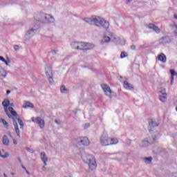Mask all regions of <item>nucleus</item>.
<instances>
[{
  "label": "nucleus",
  "instance_id": "nucleus-19",
  "mask_svg": "<svg viewBox=\"0 0 177 177\" xmlns=\"http://www.w3.org/2000/svg\"><path fill=\"white\" fill-rule=\"evenodd\" d=\"M111 41V38L109 36L104 35L102 39L101 40V44L104 45Z\"/></svg>",
  "mask_w": 177,
  "mask_h": 177
},
{
  "label": "nucleus",
  "instance_id": "nucleus-2",
  "mask_svg": "<svg viewBox=\"0 0 177 177\" xmlns=\"http://www.w3.org/2000/svg\"><path fill=\"white\" fill-rule=\"evenodd\" d=\"M10 101L8 99H5L2 102V106L4 107V111L9 118H13V117H17V112L15 111L13 107L10 106Z\"/></svg>",
  "mask_w": 177,
  "mask_h": 177
},
{
  "label": "nucleus",
  "instance_id": "nucleus-14",
  "mask_svg": "<svg viewBox=\"0 0 177 177\" xmlns=\"http://www.w3.org/2000/svg\"><path fill=\"white\" fill-rule=\"evenodd\" d=\"M123 84L124 89H127V91H133V89H135L133 85H132L131 83H129L127 81H124Z\"/></svg>",
  "mask_w": 177,
  "mask_h": 177
},
{
  "label": "nucleus",
  "instance_id": "nucleus-55",
  "mask_svg": "<svg viewBox=\"0 0 177 177\" xmlns=\"http://www.w3.org/2000/svg\"><path fill=\"white\" fill-rule=\"evenodd\" d=\"M26 171L28 174V175H30V172H28V171L26 170Z\"/></svg>",
  "mask_w": 177,
  "mask_h": 177
},
{
  "label": "nucleus",
  "instance_id": "nucleus-15",
  "mask_svg": "<svg viewBox=\"0 0 177 177\" xmlns=\"http://www.w3.org/2000/svg\"><path fill=\"white\" fill-rule=\"evenodd\" d=\"M148 28H149V30H153V31H156V34H160L161 31L160 30V28L158 26H156L153 24H149L148 25Z\"/></svg>",
  "mask_w": 177,
  "mask_h": 177
},
{
  "label": "nucleus",
  "instance_id": "nucleus-52",
  "mask_svg": "<svg viewBox=\"0 0 177 177\" xmlns=\"http://www.w3.org/2000/svg\"><path fill=\"white\" fill-rule=\"evenodd\" d=\"M9 93H10V90H7V95H9Z\"/></svg>",
  "mask_w": 177,
  "mask_h": 177
},
{
  "label": "nucleus",
  "instance_id": "nucleus-22",
  "mask_svg": "<svg viewBox=\"0 0 177 177\" xmlns=\"http://www.w3.org/2000/svg\"><path fill=\"white\" fill-rule=\"evenodd\" d=\"M46 75L47 77H52L53 75V73L52 72V67L47 66L46 67Z\"/></svg>",
  "mask_w": 177,
  "mask_h": 177
},
{
  "label": "nucleus",
  "instance_id": "nucleus-46",
  "mask_svg": "<svg viewBox=\"0 0 177 177\" xmlns=\"http://www.w3.org/2000/svg\"><path fill=\"white\" fill-rule=\"evenodd\" d=\"M14 145H17V141L15 139H13Z\"/></svg>",
  "mask_w": 177,
  "mask_h": 177
},
{
  "label": "nucleus",
  "instance_id": "nucleus-37",
  "mask_svg": "<svg viewBox=\"0 0 177 177\" xmlns=\"http://www.w3.org/2000/svg\"><path fill=\"white\" fill-rule=\"evenodd\" d=\"M3 63H5V64H6V66H10V65H9V63H10V60L6 61V59H5Z\"/></svg>",
  "mask_w": 177,
  "mask_h": 177
},
{
  "label": "nucleus",
  "instance_id": "nucleus-60",
  "mask_svg": "<svg viewBox=\"0 0 177 177\" xmlns=\"http://www.w3.org/2000/svg\"><path fill=\"white\" fill-rule=\"evenodd\" d=\"M1 138H2V135L0 134V139H1Z\"/></svg>",
  "mask_w": 177,
  "mask_h": 177
},
{
  "label": "nucleus",
  "instance_id": "nucleus-28",
  "mask_svg": "<svg viewBox=\"0 0 177 177\" xmlns=\"http://www.w3.org/2000/svg\"><path fill=\"white\" fill-rule=\"evenodd\" d=\"M0 122H1V124H4L6 127H9V124L8 122H6V120H5V119H0Z\"/></svg>",
  "mask_w": 177,
  "mask_h": 177
},
{
  "label": "nucleus",
  "instance_id": "nucleus-16",
  "mask_svg": "<svg viewBox=\"0 0 177 177\" xmlns=\"http://www.w3.org/2000/svg\"><path fill=\"white\" fill-rule=\"evenodd\" d=\"M8 75V73L6 71H5L4 68L0 65V79L1 80H5L6 78V76Z\"/></svg>",
  "mask_w": 177,
  "mask_h": 177
},
{
  "label": "nucleus",
  "instance_id": "nucleus-49",
  "mask_svg": "<svg viewBox=\"0 0 177 177\" xmlns=\"http://www.w3.org/2000/svg\"><path fill=\"white\" fill-rule=\"evenodd\" d=\"M10 106H11V107H14V106H15V104H13V103H10Z\"/></svg>",
  "mask_w": 177,
  "mask_h": 177
},
{
  "label": "nucleus",
  "instance_id": "nucleus-31",
  "mask_svg": "<svg viewBox=\"0 0 177 177\" xmlns=\"http://www.w3.org/2000/svg\"><path fill=\"white\" fill-rule=\"evenodd\" d=\"M60 91L62 93H66V91H67V89L66 88V86H62L60 88Z\"/></svg>",
  "mask_w": 177,
  "mask_h": 177
},
{
  "label": "nucleus",
  "instance_id": "nucleus-1",
  "mask_svg": "<svg viewBox=\"0 0 177 177\" xmlns=\"http://www.w3.org/2000/svg\"><path fill=\"white\" fill-rule=\"evenodd\" d=\"M84 21L91 26H93L94 24L96 27H103V28H109V26H110L109 21L96 16H93L91 18H84Z\"/></svg>",
  "mask_w": 177,
  "mask_h": 177
},
{
  "label": "nucleus",
  "instance_id": "nucleus-45",
  "mask_svg": "<svg viewBox=\"0 0 177 177\" xmlns=\"http://www.w3.org/2000/svg\"><path fill=\"white\" fill-rule=\"evenodd\" d=\"M21 167H22L23 169H25V171H27V169L26 168V167H24V165H23V163L21 164Z\"/></svg>",
  "mask_w": 177,
  "mask_h": 177
},
{
  "label": "nucleus",
  "instance_id": "nucleus-8",
  "mask_svg": "<svg viewBox=\"0 0 177 177\" xmlns=\"http://www.w3.org/2000/svg\"><path fill=\"white\" fill-rule=\"evenodd\" d=\"M37 30H38V26H34V28L28 30L25 35L26 39H30L32 37L35 35V32H37Z\"/></svg>",
  "mask_w": 177,
  "mask_h": 177
},
{
  "label": "nucleus",
  "instance_id": "nucleus-43",
  "mask_svg": "<svg viewBox=\"0 0 177 177\" xmlns=\"http://www.w3.org/2000/svg\"><path fill=\"white\" fill-rule=\"evenodd\" d=\"M0 60H1V62H4L6 59H5V58H4L3 57L0 56Z\"/></svg>",
  "mask_w": 177,
  "mask_h": 177
},
{
  "label": "nucleus",
  "instance_id": "nucleus-42",
  "mask_svg": "<svg viewBox=\"0 0 177 177\" xmlns=\"http://www.w3.org/2000/svg\"><path fill=\"white\" fill-rule=\"evenodd\" d=\"M14 49H15V50H19V46L18 45H15L14 46Z\"/></svg>",
  "mask_w": 177,
  "mask_h": 177
},
{
  "label": "nucleus",
  "instance_id": "nucleus-5",
  "mask_svg": "<svg viewBox=\"0 0 177 177\" xmlns=\"http://www.w3.org/2000/svg\"><path fill=\"white\" fill-rule=\"evenodd\" d=\"M38 21H39V23H42L43 24L55 23V18L50 15L41 13L39 15Z\"/></svg>",
  "mask_w": 177,
  "mask_h": 177
},
{
  "label": "nucleus",
  "instance_id": "nucleus-57",
  "mask_svg": "<svg viewBox=\"0 0 177 177\" xmlns=\"http://www.w3.org/2000/svg\"><path fill=\"white\" fill-rule=\"evenodd\" d=\"M128 2H132V0H127Z\"/></svg>",
  "mask_w": 177,
  "mask_h": 177
},
{
  "label": "nucleus",
  "instance_id": "nucleus-10",
  "mask_svg": "<svg viewBox=\"0 0 177 177\" xmlns=\"http://www.w3.org/2000/svg\"><path fill=\"white\" fill-rule=\"evenodd\" d=\"M32 120L33 122L37 124L40 128H44V127H45V120L39 117L36 118L35 120L34 118H32Z\"/></svg>",
  "mask_w": 177,
  "mask_h": 177
},
{
  "label": "nucleus",
  "instance_id": "nucleus-58",
  "mask_svg": "<svg viewBox=\"0 0 177 177\" xmlns=\"http://www.w3.org/2000/svg\"><path fill=\"white\" fill-rule=\"evenodd\" d=\"M174 27H175V28H176V30H177V25H175V26H174Z\"/></svg>",
  "mask_w": 177,
  "mask_h": 177
},
{
  "label": "nucleus",
  "instance_id": "nucleus-35",
  "mask_svg": "<svg viewBox=\"0 0 177 177\" xmlns=\"http://www.w3.org/2000/svg\"><path fill=\"white\" fill-rule=\"evenodd\" d=\"M120 57H121V59H124V57H127V55H125V53L124 52H122L120 54Z\"/></svg>",
  "mask_w": 177,
  "mask_h": 177
},
{
  "label": "nucleus",
  "instance_id": "nucleus-50",
  "mask_svg": "<svg viewBox=\"0 0 177 177\" xmlns=\"http://www.w3.org/2000/svg\"><path fill=\"white\" fill-rule=\"evenodd\" d=\"M170 85H174V80L170 81Z\"/></svg>",
  "mask_w": 177,
  "mask_h": 177
},
{
  "label": "nucleus",
  "instance_id": "nucleus-27",
  "mask_svg": "<svg viewBox=\"0 0 177 177\" xmlns=\"http://www.w3.org/2000/svg\"><path fill=\"white\" fill-rule=\"evenodd\" d=\"M144 160H145V162H146V164H150V162L153 161V158L151 157L145 158Z\"/></svg>",
  "mask_w": 177,
  "mask_h": 177
},
{
  "label": "nucleus",
  "instance_id": "nucleus-30",
  "mask_svg": "<svg viewBox=\"0 0 177 177\" xmlns=\"http://www.w3.org/2000/svg\"><path fill=\"white\" fill-rule=\"evenodd\" d=\"M48 81L50 84V85H53L54 81H53V75L48 76Z\"/></svg>",
  "mask_w": 177,
  "mask_h": 177
},
{
  "label": "nucleus",
  "instance_id": "nucleus-36",
  "mask_svg": "<svg viewBox=\"0 0 177 177\" xmlns=\"http://www.w3.org/2000/svg\"><path fill=\"white\" fill-rule=\"evenodd\" d=\"M26 150H27V151H28L29 153H34V150L28 147H26Z\"/></svg>",
  "mask_w": 177,
  "mask_h": 177
},
{
  "label": "nucleus",
  "instance_id": "nucleus-32",
  "mask_svg": "<svg viewBox=\"0 0 177 177\" xmlns=\"http://www.w3.org/2000/svg\"><path fill=\"white\" fill-rule=\"evenodd\" d=\"M170 74L171 76L175 77V75H177L176 71L174 69L170 70Z\"/></svg>",
  "mask_w": 177,
  "mask_h": 177
},
{
  "label": "nucleus",
  "instance_id": "nucleus-6",
  "mask_svg": "<svg viewBox=\"0 0 177 177\" xmlns=\"http://www.w3.org/2000/svg\"><path fill=\"white\" fill-rule=\"evenodd\" d=\"M86 164H88L90 169L92 171H93V169L97 167V164H96V160L92 155H88L86 156Z\"/></svg>",
  "mask_w": 177,
  "mask_h": 177
},
{
  "label": "nucleus",
  "instance_id": "nucleus-18",
  "mask_svg": "<svg viewBox=\"0 0 177 177\" xmlns=\"http://www.w3.org/2000/svg\"><path fill=\"white\" fill-rule=\"evenodd\" d=\"M2 142L4 146H9L10 145V140H9V138L6 135L3 136Z\"/></svg>",
  "mask_w": 177,
  "mask_h": 177
},
{
  "label": "nucleus",
  "instance_id": "nucleus-53",
  "mask_svg": "<svg viewBox=\"0 0 177 177\" xmlns=\"http://www.w3.org/2000/svg\"><path fill=\"white\" fill-rule=\"evenodd\" d=\"M51 59L52 60H55L56 58H55V57H52Z\"/></svg>",
  "mask_w": 177,
  "mask_h": 177
},
{
  "label": "nucleus",
  "instance_id": "nucleus-11",
  "mask_svg": "<svg viewBox=\"0 0 177 177\" xmlns=\"http://www.w3.org/2000/svg\"><path fill=\"white\" fill-rule=\"evenodd\" d=\"M158 125V122H156L155 120H151L149 122V132L151 131H152L153 132V133H155V132H158V131H154V130H153V128H154V127H157Z\"/></svg>",
  "mask_w": 177,
  "mask_h": 177
},
{
  "label": "nucleus",
  "instance_id": "nucleus-54",
  "mask_svg": "<svg viewBox=\"0 0 177 177\" xmlns=\"http://www.w3.org/2000/svg\"><path fill=\"white\" fill-rule=\"evenodd\" d=\"M174 18L177 19V15H174Z\"/></svg>",
  "mask_w": 177,
  "mask_h": 177
},
{
  "label": "nucleus",
  "instance_id": "nucleus-41",
  "mask_svg": "<svg viewBox=\"0 0 177 177\" xmlns=\"http://www.w3.org/2000/svg\"><path fill=\"white\" fill-rule=\"evenodd\" d=\"M131 50H135V49H136V46L135 45H131Z\"/></svg>",
  "mask_w": 177,
  "mask_h": 177
},
{
  "label": "nucleus",
  "instance_id": "nucleus-34",
  "mask_svg": "<svg viewBox=\"0 0 177 177\" xmlns=\"http://www.w3.org/2000/svg\"><path fill=\"white\" fill-rule=\"evenodd\" d=\"M169 177H177V172L171 173V174L169 175Z\"/></svg>",
  "mask_w": 177,
  "mask_h": 177
},
{
  "label": "nucleus",
  "instance_id": "nucleus-7",
  "mask_svg": "<svg viewBox=\"0 0 177 177\" xmlns=\"http://www.w3.org/2000/svg\"><path fill=\"white\" fill-rule=\"evenodd\" d=\"M95 46L91 43L79 42V50H91Z\"/></svg>",
  "mask_w": 177,
  "mask_h": 177
},
{
  "label": "nucleus",
  "instance_id": "nucleus-40",
  "mask_svg": "<svg viewBox=\"0 0 177 177\" xmlns=\"http://www.w3.org/2000/svg\"><path fill=\"white\" fill-rule=\"evenodd\" d=\"M89 127H91V124L89 123H86L84 124V129L89 128Z\"/></svg>",
  "mask_w": 177,
  "mask_h": 177
},
{
  "label": "nucleus",
  "instance_id": "nucleus-12",
  "mask_svg": "<svg viewBox=\"0 0 177 177\" xmlns=\"http://www.w3.org/2000/svg\"><path fill=\"white\" fill-rule=\"evenodd\" d=\"M101 86L107 96H110V95H111V88H110V86L107 84H102Z\"/></svg>",
  "mask_w": 177,
  "mask_h": 177
},
{
  "label": "nucleus",
  "instance_id": "nucleus-9",
  "mask_svg": "<svg viewBox=\"0 0 177 177\" xmlns=\"http://www.w3.org/2000/svg\"><path fill=\"white\" fill-rule=\"evenodd\" d=\"M77 142L80 146H89V139L86 137L80 138Z\"/></svg>",
  "mask_w": 177,
  "mask_h": 177
},
{
  "label": "nucleus",
  "instance_id": "nucleus-59",
  "mask_svg": "<svg viewBox=\"0 0 177 177\" xmlns=\"http://www.w3.org/2000/svg\"><path fill=\"white\" fill-rule=\"evenodd\" d=\"M174 32H175V34H176V35H177V31L176 30Z\"/></svg>",
  "mask_w": 177,
  "mask_h": 177
},
{
  "label": "nucleus",
  "instance_id": "nucleus-24",
  "mask_svg": "<svg viewBox=\"0 0 177 177\" xmlns=\"http://www.w3.org/2000/svg\"><path fill=\"white\" fill-rule=\"evenodd\" d=\"M109 35H110V36L111 37V39H112V41H113V42H116V43L120 42V37H117V36L113 35L111 32H109Z\"/></svg>",
  "mask_w": 177,
  "mask_h": 177
},
{
  "label": "nucleus",
  "instance_id": "nucleus-26",
  "mask_svg": "<svg viewBox=\"0 0 177 177\" xmlns=\"http://www.w3.org/2000/svg\"><path fill=\"white\" fill-rule=\"evenodd\" d=\"M71 46L73 49H77L79 50L80 48V41H75L71 44Z\"/></svg>",
  "mask_w": 177,
  "mask_h": 177
},
{
  "label": "nucleus",
  "instance_id": "nucleus-38",
  "mask_svg": "<svg viewBox=\"0 0 177 177\" xmlns=\"http://www.w3.org/2000/svg\"><path fill=\"white\" fill-rule=\"evenodd\" d=\"M55 122L56 124H57L58 125L62 124V120H55Z\"/></svg>",
  "mask_w": 177,
  "mask_h": 177
},
{
  "label": "nucleus",
  "instance_id": "nucleus-33",
  "mask_svg": "<svg viewBox=\"0 0 177 177\" xmlns=\"http://www.w3.org/2000/svg\"><path fill=\"white\" fill-rule=\"evenodd\" d=\"M51 55L53 56H56V55H57V50H51Z\"/></svg>",
  "mask_w": 177,
  "mask_h": 177
},
{
  "label": "nucleus",
  "instance_id": "nucleus-51",
  "mask_svg": "<svg viewBox=\"0 0 177 177\" xmlns=\"http://www.w3.org/2000/svg\"><path fill=\"white\" fill-rule=\"evenodd\" d=\"M174 76H171V81H174Z\"/></svg>",
  "mask_w": 177,
  "mask_h": 177
},
{
  "label": "nucleus",
  "instance_id": "nucleus-20",
  "mask_svg": "<svg viewBox=\"0 0 177 177\" xmlns=\"http://www.w3.org/2000/svg\"><path fill=\"white\" fill-rule=\"evenodd\" d=\"M169 42H171V39H169V37H168V36L162 37L160 39V43L162 44H169Z\"/></svg>",
  "mask_w": 177,
  "mask_h": 177
},
{
  "label": "nucleus",
  "instance_id": "nucleus-25",
  "mask_svg": "<svg viewBox=\"0 0 177 177\" xmlns=\"http://www.w3.org/2000/svg\"><path fill=\"white\" fill-rule=\"evenodd\" d=\"M24 109H27V107H30V109H34V104L26 102L23 105Z\"/></svg>",
  "mask_w": 177,
  "mask_h": 177
},
{
  "label": "nucleus",
  "instance_id": "nucleus-47",
  "mask_svg": "<svg viewBox=\"0 0 177 177\" xmlns=\"http://www.w3.org/2000/svg\"><path fill=\"white\" fill-rule=\"evenodd\" d=\"M45 166H46V165H44V166L42 167V168H41L42 171H46V167H45Z\"/></svg>",
  "mask_w": 177,
  "mask_h": 177
},
{
  "label": "nucleus",
  "instance_id": "nucleus-48",
  "mask_svg": "<svg viewBox=\"0 0 177 177\" xmlns=\"http://www.w3.org/2000/svg\"><path fill=\"white\" fill-rule=\"evenodd\" d=\"M8 136H10V138H13V136H12V133L8 132Z\"/></svg>",
  "mask_w": 177,
  "mask_h": 177
},
{
  "label": "nucleus",
  "instance_id": "nucleus-23",
  "mask_svg": "<svg viewBox=\"0 0 177 177\" xmlns=\"http://www.w3.org/2000/svg\"><path fill=\"white\" fill-rule=\"evenodd\" d=\"M41 160L43 161L44 165H46V161H48V157L46 156V153L44 151L41 153Z\"/></svg>",
  "mask_w": 177,
  "mask_h": 177
},
{
  "label": "nucleus",
  "instance_id": "nucleus-39",
  "mask_svg": "<svg viewBox=\"0 0 177 177\" xmlns=\"http://www.w3.org/2000/svg\"><path fill=\"white\" fill-rule=\"evenodd\" d=\"M0 157H1V158H6L8 157V156L2 155V153H1V151H0Z\"/></svg>",
  "mask_w": 177,
  "mask_h": 177
},
{
  "label": "nucleus",
  "instance_id": "nucleus-13",
  "mask_svg": "<svg viewBox=\"0 0 177 177\" xmlns=\"http://www.w3.org/2000/svg\"><path fill=\"white\" fill-rule=\"evenodd\" d=\"M162 95H159V100L160 102H167V99L168 97L167 93H165V88H164L162 91H160Z\"/></svg>",
  "mask_w": 177,
  "mask_h": 177
},
{
  "label": "nucleus",
  "instance_id": "nucleus-21",
  "mask_svg": "<svg viewBox=\"0 0 177 177\" xmlns=\"http://www.w3.org/2000/svg\"><path fill=\"white\" fill-rule=\"evenodd\" d=\"M13 125L15 128V132H16L17 136H19V138H20V129H19V125L17 124V122H16V120H15V119H13Z\"/></svg>",
  "mask_w": 177,
  "mask_h": 177
},
{
  "label": "nucleus",
  "instance_id": "nucleus-3",
  "mask_svg": "<svg viewBox=\"0 0 177 177\" xmlns=\"http://www.w3.org/2000/svg\"><path fill=\"white\" fill-rule=\"evenodd\" d=\"M151 137L142 140L140 143V147H147L149 145H152V143L155 142L158 138H160V133L158 131H155L154 133L153 131H150Z\"/></svg>",
  "mask_w": 177,
  "mask_h": 177
},
{
  "label": "nucleus",
  "instance_id": "nucleus-56",
  "mask_svg": "<svg viewBox=\"0 0 177 177\" xmlns=\"http://www.w3.org/2000/svg\"><path fill=\"white\" fill-rule=\"evenodd\" d=\"M3 176H4V177H8V176H6V174H3Z\"/></svg>",
  "mask_w": 177,
  "mask_h": 177
},
{
  "label": "nucleus",
  "instance_id": "nucleus-29",
  "mask_svg": "<svg viewBox=\"0 0 177 177\" xmlns=\"http://www.w3.org/2000/svg\"><path fill=\"white\" fill-rule=\"evenodd\" d=\"M17 120H18V122L21 127L20 128L23 129V127H24V123L23 122V120H21V119H20L19 118H17Z\"/></svg>",
  "mask_w": 177,
  "mask_h": 177
},
{
  "label": "nucleus",
  "instance_id": "nucleus-17",
  "mask_svg": "<svg viewBox=\"0 0 177 177\" xmlns=\"http://www.w3.org/2000/svg\"><path fill=\"white\" fill-rule=\"evenodd\" d=\"M158 60L162 62V63H167V56L164 53H160V55H158Z\"/></svg>",
  "mask_w": 177,
  "mask_h": 177
},
{
  "label": "nucleus",
  "instance_id": "nucleus-44",
  "mask_svg": "<svg viewBox=\"0 0 177 177\" xmlns=\"http://www.w3.org/2000/svg\"><path fill=\"white\" fill-rule=\"evenodd\" d=\"M18 161H19V163L21 165L23 164V162L21 161V159L20 158H17Z\"/></svg>",
  "mask_w": 177,
  "mask_h": 177
},
{
  "label": "nucleus",
  "instance_id": "nucleus-4",
  "mask_svg": "<svg viewBox=\"0 0 177 177\" xmlns=\"http://www.w3.org/2000/svg\"><path fill=\"white\" fill-rule=\"evenodd\" d=\"M100 142L102 146H110V145H117V143H118V139H111L109 138L106 133H103L100 138Z\"/></svg>",
  "mask_w": 177,
  "mask_h": 177
}]
</instances>
